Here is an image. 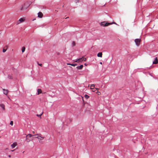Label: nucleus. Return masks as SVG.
Here are the masks:
<instances>
[{
    "instance_id": "1",
    "label": "nucleus",
    "mask_w": 158,
    "mask_h": 158,
    "mask_svg": "<svg viewBox=\"0 0 158 158\" xmlns=\"http://www.w3.org/2000/svg\"><path fill=\"white\" fill-rule=\"evenodd\" d=\"M34 135H32L31 134H28L26 135V140L27 142H29L30 141L32 140L33 139L32 138V137L33 136H34Z\"/></svg>"
},
{
    "instance_id": "2",
    "label": "nucleus",
    "mask_w": 158,
    "mask_h": 158,
    "mask_svg": "<svg viewBox=\"0 0 158 158\" xmlns=\"http://www.w3.org/2000/svg\"><path fill=\"white\" fill-rule=\"evenodd\" d=\"M29 5L27 4V3H26L24 4V6H22L20 8V10H24L26 9L28 7Z\"/></svg>"
},
{
    "instance_id": "3",
    "label": "nucleus",
    "mask_w": 158,
    "mask_h": 158,
    "mask_svg": "<svg viewBox=\"0 0 158 158\" xmlns=\"http://www.w3.org/2000/svg\"><path fill=\"white\" fill-rule=\"evenodd\" d=\"M110 24L111 23H107L106 21H104L101 23V25L102 26H107L109 25H110Z\"/></svg>"
},
{
    "instance_id": "4",
    "label": "nucleus",
    "mask_w": 158,
    "mask_h": 158,
    "mask_svg": "<svg viewBox=\"0 0 158 158\" xmlns=\"http://www.w3.org/2000/svg\"><path fill=\"white\" fill-rule=\"evenodd\" d=\"M141 41V40L140 39H136L135 40V42L137 46H139Z\"/></svg>"
},
{
    "instance_id": "5",
    "label": "nucleus",
    "mask_w": 158,
    "mask_h": 158,
    "mask_svg": "<svg viewBox=\"0 0 158 158\" xmlns=\"http://www.w3.org/2000/svg\"><path fill=\"white\" fill-rule=\"evenodd\" d=\"M25 20V18L24 17L20 18L19 20H18L17 22V24H20V23L23 22Z\"/></svg>"
},
{
    "instance_id": "6",
    "label": "nucleus",
    "mask_w": 158,
    "mask_h": 158,
    "mask_svg": "<svg viewBox=\"0 0 158 158\" xmlns=\"http://www.w3.org/2000/svg\"><path fill=\"white\" fill-rule=\"evenodd\" d=\"M34 135L35 136H37V137H35L36 138H38V139H39L40 140H43L44 138V137H42L40 135H39L38 134L35 135Z\"/></svg>"
},
{
    "instance_id": "7",
    "label": "nucleus",
    "mask_w": 158,
    "mask_h": 158,
    "mask_svg": "<svg viewBox=\"0 0 158 158\" xmlns=\"http://www.w3.org/2000/svg\"><path fill=\"white\" fill-rule=\"evenodd\" d=\"M158 63V60L157 57H156L154 61L153 62V64H157Z\"/></svg>"
},
{
    "instance_id": "8",
    "label": "nucleus",
    "mask_w": 158,
    "mask_h": 158,
    "mask_svg": "<svg viewBox=\"0 0 158 158\" xmlns=\"http://www.w3.org/2000/svg\"><path fill=\"white\" fill-rule=\"evenodd\" d=\"M38 17L40 18H42L43 17V14L41 12H39L38 14Z\"/></svg>"
},
{
    "instance_id": "9",
    "label": "nucleus",
    "mask_w": 158,
    "mask_h": 158,
    "mask_svg": "<svg viewBox=\"0 0 158 158\" xmlns=\"http://www.w3.org/2000/svg\"><path fill=\"white\" fill-rule=\"evenodd\" d=\"M17 145V143H14L11 145V146L12 148H14Z\"/></svg>"
},
{
    "instance_id": "10",
    "label": "nucleus",
    "mask_w": 158,
    "mask_h": 158,
    "mask_svg": "<svg viewBox=\"0 0 158 158\" xmlns=\"http://www.w3.org/2000/svg\"><path fill=\"white\" fill-rule=\"evenodd\" d=\"M83 65L82 64V65H80V66H77L76 67V68L78 69L81 70V69L83 68Z\"/></svg>"
},
{
    "instance_id": "11",
    "label": "nucleus",
    "mask_w": 158,
    "mask_h": 158,
    "mask_svg": "<svg viewBox=\"0 0 158 158\" xmlns=\"http://www.w3.org/2000/svg\"><path fill=\"white\" fill-rule=\"evenodd\" d=\"M102 52H100L97 54V56L98 57H102Z\"/></svg>"
},
{
    "instance_id": "12",
    "label": "nucleus",
    "mask_w": 158,
    "mask_h": 158,
    "mask_svg": "<svg viewBox=\"0 0 158 158\" xmlns=\"http://www.w3.org/2000/svg\"><path fill=\"white\" fill-rule=\"evenodd\" d=\"M42 90L41 89H39L37 90V94L39 95L42 93Z\"/></svg>"
},
{
    "instance_id": "13",
    "label": "nucleus",
    "mask_w": 158,
    "mask_h": 158,
    "mask_svg": "<svg viewBox=\"0 0 158 158\" xmlns=\"http://www.w3.org/2000/svg\"><path fill=\"white\" fill-rule=\"evenodd\" d=\"M0 106L3 110H5V105L2 104H0Z\"/></svg>"
},
{
    "instance_id": "14",
    "label": "nucleus",
    "mask_w": 158,
    "mask_h": 158,
    "mask_svg": "<svg viewBox=\"0 0 158 158\" xmlns=\"http://www.w3.org/2000/svg\"><path fill=\"white\" fill-rule=\"evenodd\" d=\"M3 90L4 91V94L6 95H7L8 93V90H6L4 89H3Z\"/></svg>"
},
{
    "instance_id": "15",
    "label": "nucleus",
    "mask_w": 158,
    "mask_h": 158,
    "mask_svg": "<svg viewBox=\"0 0 158 158\" xmlns=\"http://www.w3.org/2000/svg\"><path fill=\"white\" fill-rule=\"evenodd\" d=\"M7 48L8 47L7 46H6V47H4L3 49V52H6L7 50Z\"/></svg>"
},
{
    "instance_id": "16",
    "label": "nucleus",
    "mask_w": 158,
    "mask_h": 158,
    "mask_svg": "<svg viewBox=\"0 0 158 158\" xmlns=\"http://www.w3.org/2000/svg\"><path fill=\"white\" fill-rule=\"evenodd\" d=\"M25 50V48L24 47H23L22 48V52H24Z\"/></svg>"
},
{
    "instance_id": "17",
    "label": "nucleus",
    "mask_w": 158,
    "mask_h": 158,
    "mask_svg": "<svg viewBox=\"0 0 158 158\" xmlns=\"http://www.w3.org/2000/svg\"><path fill=\"white\" fill-rule=\"evenodd\" d=\"M75 62H81V58H80V59H78V60H77Z\"/></svg>"
},
{
    "instance_id": "18",
    "label": "nucleus",
    "mask_w": 158,
    "mask_h": 158,
    "mask_svg": "<svg viewBox=\"0 0 158 158\" xmlns=\"http://www.w3.org/2000/svg\"><path fill=\"white\" fill-rule=\"evenodd\" d=\"M84 97L85 98L87 99L89 98V96L87 94H85L84 96Z\"/></svg>"
},
{
    "instance_id": "19",
    "label": "nucleus",
    "mask_w": 158,
    "mask_h": 158,
    "mask_svg": "<svg viewBox=\"0 0 158 158\" xmlns=\"http://www.w3.org/2000/svg\"><path fill=\"white\" fill-rule=\"evenodd\" d=\"M81 61H85L86 60V58L84 57H82L81 58Z\"/></svg>"
},
{
    "instance_id": "20",
    "label": "nucleus",
    "mask_w": 158,
    "mask_h": 158,
    "mask_svg": "<svg viewBox=\"0 0 158 158\" xmlns=\"http://www.w3.org/2000/svg\"><path fill=\"white\" fill-rule=\"evenodd\" d=\"M72 44L73 45V46H75L76 45V43L74 41H73L72 43Z\"/></svg>"
},
{
    "instance_id": "21",
    "label": "nucleus",
    "mask_w": 158,
    "mask_h": 158,
    "mask_svg": "<svg viewBox=\"0 0 158 158\" xmlns=\"http://www.w3.org/2000/svg\"><path fill=\"white\" fill-rule=\"evenodd\" d=\"M43 112L42 113V114H37L36 115L38 117H40V118H41V116L42 115V114H43Z\"/></svg>"
},
{
    "instance_id": "22",
    "label": "nucleus",
    "mask_w": 158,
    "mask_h": 158,
    "mask_svg": "<svg viewBox=\"0 0 158 158\" xmlns=\"http://www.w3.org/2000/svg\"><path fill=\"white\" fill-rule=\"evenodd\" d=\"M95 86V84L89 85L88 87H94Z\"/></svg>"
},
{
    "instance_id": "23",
    "label": "nucleus",
    "mask_w": 158,
    "mask_h": 158,
    "mask_svg": "<svg viewBox=\"0 0 158 158\" xmlns=\"http://www.w3.org/2000/svg\"><path fill=\"white\" fill-rule=\"evenodd\" d=\"M77 64H71V65L73 66H75L76 65H77Z\"/></svg>"
},
{
    "instance_id": "24",
    "label": "nucleus",
    "mask_w": 158,
    "mask_h": 158,
    "mask_svg": "<svg viewBox=\"0 0 158 158\" xmlns=\"http://www.w3.org/2000/svg\"><path fill=\"white\" fill-rule=\"evenodd\" d=\"M10 124L12 126L13 124V121H11L10 123Z\"/></svg>"
},
{
    "instance_id": "25",
    "label": "nucleus",
    "mask_w": 158,
    "mask_h": 158,
    "mask_svg": "<svg viewBox=\"0 0 158 158\" xmlns=\"http://www.w3.org/2000/svg\"><path fill=\"white\" fill-rule=\"evenodd\" d=\"M111 23L110 25H111V24H117L116 23H115V22H112V23Z\"/></svg>"
},
{
    "instance_id": "26",
    "label": "nucleus",
    "mask_w": 158,
    "mask_h": 158,
    "mask_svg": "<svg viewBox=\"0 0 158 158\" xmlns=\"http://www.w3.org/2000/svg\"><path fill=\"white\" fill-rule=\"evenodd\" d=\"M90 89H92V91H93V92H94L95 91V90H93V89H94V88H90Z\"/></svg>"
},
{
    "instance_id": "27",
    "label": "nucleus",
    "mask_w": 158,
    "mask_h": 158,
    "mask_svg": "<svg viewBox=\"0 0 158 158\" xmlns=\"http://www.w3.org/2000/svg\"><path fill=\"white\" fill-rule=\"evenodd\" d=\"M38 64L39 65H40V66H42V64H39V63H38Z\"/></svg>"
},
{
    "instance_id": "28",
    "label": "nucleus",
    "mask_w": 158,
    "mask_h": 158,
    "mask_svg": "<svg viewBox=\"0 0 158 158\" xmlns=\"http://www.w3.org/2000/svg\"><path fill=\"white\" fill-rule=\"evenodd\" d=\"M98 95H100L101 94V93L99 92H98Z\"/></svg>"
},
{
    "instance_id": "29",
    "label": "nucleus",
    "mask_w": 158,
    "mask_h": 158,
    "mask_svg": "<svg viewBox=\"0 0 158 158\" xmlns=\"http://www.w3.org/2000/svg\"><path fill=\"white\" fill-rule=\"evenodd\" d=\"M71 64H70V63H67V64L68 65H71Z\"/></svg>"
},
{
    "instance_id": "30",
    "label": "nucleus",
    "mask_w": 158,
    "mask_h": 158,
    "mask_svg": "<svg viewBox=\"0 0 158 158\" xmlns=\"http://www.w3.org/2000/svg\"><path fill=\"white\" fill-rule=\"evenodd\" d=\"M76 2H79V0H76Z\"/></svg>"
},
{
    "instance_id": "31",
    "label": "nucleus",
    "mask_w": 158,
    "mask_h": 158,
    "mask_svg": "<svg viewBox=\"0 0 158 158\" xmlns=\"http://www.w3.org/2000/svg\"><path fill=\"white\" fill-rule=\"evenodd\" d=\"M95 89L97 90H98L99 89L98 88H95Z\"/></svg>"
},
{
    "instance_id": "32",
    "label": "nucleus",
    "mask_w": 158,
    "mask_h": 158,
    "mask_svg": "<svg viewBox=\"0 0 158 158\" xmlns=\"http://www.w3.org/2000/svg\"><path fill=\"white\" fill-rule=\"evenodd\" d=\"M100 64H102V62H100Z\"/></svg>"
},
{
    "instance_id": "33",
    "label": "nucleus",
    "mask_w": 158,
    "mask_h": 158,
    "mask_svg": "<svg viewBox=\"0 0 158 158\" xmlns=\"http://www.w3.org/2000/svg\"><path fill=\"white\" fill-rule=\"evenodd\" d=\"M9 156V157H11V156H10V155H9V156Z\"/></svg>"
},
{
    "instance_id": "34",
    "label": "nucleus",
    "mask_w": 158,
    "mask_h": 158,
    "mask_svg": "<svg viewBox=\"0 0 158 158\" xmlns=\"http://www.w3.org/2000/svg\"><path fill=\"white\" fill-rule=\"evenodd\" d=\"M32 133H33V134H35V132L34 131H33L32 132Z\"/></svg>"
},
{
    "instance_id": "35",
    "label": "nucleus",
    "mask_w": 158,
    "mask_h": 158,
    "mask_svg": "<svg viewBox=\"0 0 158 158\" xmlns=\"http://www.w3.org/2000/svg\"><path fill=\"white\" fill-rule=\"evenodd\" d=\"M69 18V17H66V18H65V19H67V18Z\"/></svg>"
},
{
    "instance_id": "36",
    "label": "nucleus",
    "mask_w": 158,
    "mask_h": 158,
    "mask_svg": "<svg viewBox=\"0 0 158 158\" xmlns=\"http://www.w3.org/2000/svg\"><path fill=\"white\" fill-rule=\"evenodd\" d=\"M14 151V150H11V151H12V152H13Z\"/></svg>"
},
{
    "instance_id": "37",
    "label": "nucleus",
    "mask_w": 158,
    "mask_h": 158,
    "mask_svg": "<svg viewBox=\"0 0 158 158\" xmlns=\"http://www.w3.org/2000/svg\"><path fill=\"white\" fill-rule=\"evenodd\" d=\"M36 137H37V136H35Z\"/></svg>"
}]
</instances>
